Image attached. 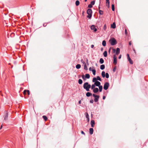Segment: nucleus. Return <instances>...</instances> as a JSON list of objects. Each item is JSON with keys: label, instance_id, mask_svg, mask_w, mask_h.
<instances>
[{"label": "nucleus", "instance_id": "1", "mask_svg": "<svg viewBox=\"0 0 148 148\" xmlns=\"http://www.w3.org/2000/svg\"><path fill=\"white\" fill-rule=\"evenodd\" d=\"M83 87L87 91H89V88L91 87V85L90 84H89L88 82H86L84 84Z\"/></svg>", "mask_w": 148, "mask_h": 148}, {"label": "nucleus", "instance_id": "2", "mask_svg": "<svg viewBox=\"0 0 148 148\" xmlns=\"http://www.w3.org/2000/svg\"><path fill=\"white\" fill-rule=\"evenodd\" d=\"M109 41L112 45H114L117 43L116 41L114 38H111Z\"/></svg>", "mask_w": 148, "mask_h": 148}, {"label": "nucleus", "instance_id": "3", "mask_svg": "<svg viewBox=\"0 0 148 148\" xmlns=\"http://www.w3.org/2000/svg\"><path fill=\"white\" fill-rule=\"evenodd\" d=\"M92 11L91 9H88L87 11V13L88 14L87 17L89 18H90L92 16Z\"/></svg>", "mask_w": 148, "mask_h": 148}, {"label": "nucleus", "instance_id": "4", "mask_svg": "<svg viewBox=\"0 0 148 148\" xmlns=\"http://www.w3.org/2000/svg\"><path fill=\"white\" fill-rule=\"evenodd\" d=\"M109 86V84L108 82H106L104 85L103 89L105 90H107Z\"/></svg>", "mask_w": 148, "mask_h": 148}, {"label": "nucleus", "instance_id": "5", "mask_svg": "<svg viewBox=\"0 0 148 148\" xmlns=\"http://www.w3.org/2000/svg\"><path fill=\"white\" fill-rule=\"evenodd\" d=\"M127 59L128 61H129L130 63L132 64H133V62L132 61V60L130 58L129 54H127Z\"/></svg>", "mask_w": 148, "mask_h": 148}, {"label": "nucleus", "instance_id": "6", "mask_svg": "<svg viewBox=\"0 0 148 148\" xmlns=\"http://www.w3.org/2000/svg\"><path fill=\"white\" fill-rule=\"evenodd\" d=\"M5 115L4 116V120L6 121L8 119V114L7 111H5Z\"/></svg>", "mask_w": 148, "mask_h": 148}, {"label": "nucleus", "instance_id": "7", "mask_svg": "<svg viewBox=\"0 0 148 148\" xmlns=\"http://www.w3.org/2000/svg\"><path fill=\"white\" fill-rule=\"evenodd\" d=\"M113 58H114L113 64L115 65L117 63L116 57L115 55H114V56Z\"/></svg>", "mask_w": 148, "mask_h": 148}, {"label": "nucleus", "instance_id": "8", "mask_svg": "<svg viewBox=\"0 0 148 148\" xmlns=\"http://www.w3.org/2000/svg\"><path fill=\"white\" fill-rule=\"evenodd\" d=\"M91 29L92 30H93L94 32H96L97 31V29L95 28V26L94 25H92L91 26Z\"/></svg>", "mask_w": 148, "mask_h": 148}, {"label": "nucleus", "instance_id": "9", "mask_svg": "<svg viewBox=\"0 0 148 148\" xmlns=\"http://www.w3.org/2000/svg\"><path fill=\"white\" fill-rule=\"evenodd\" d=\"M95 85H96V86H100L101 83L100 82L98 81H97L96 82H95L94 83Z\"/></svg>", "mask_w": 148, "mask_h": 148}, {"label": "nucleus", "instance_id": "10", "mask_svg": "<svg viewBox=\"0 0 148 148\" xmlns=\"http://www.w3.org/2000/svg\"><path fill=\"white\" fill-rule=\"evenodd\" d=\"M93 92L94 93H97L99 91V89L97 88H96L93 90Z\"/></svg>", "mask_w": 148, "mask_h": 148}, {"label": "nucleus", "instance_id": "11", "mask_svg": "<svg viewBox=\"0 0 148 148\" xmlns=\"http://www.w3.org/2000/svg\"><path fill=\"white\" fill-rule=\"evenodd\" d=\"M91 126L92 127H94V125L95 124V122L94 120H92L91 121Z\"/></svg>", "mask_w": 148, "mask_h": 148}, {"label": "nucleus", "instance_id": "12", "mask_svg": "<svg viewBox=\"0 0 148 148\" xmlns=\"http://www.w3.org/2000/svg\"><path fill=\"white\" fill-rule=\"evenodd\" d=\"M120 52V49L119 48H117L116 49V55H118Z\"/></svg>", "mask_w": 148, "mask_h": 148}, {"label": "nucleus", "instance_id": "13", "mask_svg": "<svg viewBox=\"0 0 148 148\" xmlns=\"http://www.w3.org/2000/svg\"><path fill=\"white\" fill-rule=\"evenodd\" d=\"M99 97V95H97V97H95V99H94V101L95 102H97L98 101Z\"/></svg>", "mask_w": 148, "mask_h": 148}, {"label": "nucleus", "instance_id": "14", "mask_svg": "<svg viewBox=\"0 0 148 148\" xmlns=\"http://www.w3.org/2000/svg\"><path fill=\"white\" fill-rule=\"evenodd\" d=\"M89 132H90V134H93V129L92 128H90L89 129Z\"/></svg>", "mask_w": 148, "mask_h": 148}, {"label": "nucleus", "instance_id": "15", "mask_svg": "<svg viewBox=\"0 0 148 148\" xmlns=\"http://www.w3.org/2000/svg\"><path fill=\"white\" fill-rule=\"evenodd\" d=\"M111 27L114 29L116 28V25L115 23H113L111 25Z\"/></svg>", "mask_w": 148, "mask_h": 148}, {"label": "nucleus", "instance_id": "16", "mask_svg": "<svg viewBox=\"0 0 148 148\" xmlns=\"http://www.w3.org/2000/svg\"><path fill=\"white\" fill-rule=\"evenodd\" d=\"M92 95V94L91 93L89 92H87L86 94V96L88 97H89Z\"/></svg>", "mask_w": 148, "mask_h": 148}, {"label": "nucleus", "instance_id": "17", "mask_svg": "<svg viewBox=\"0 0 148 148\" xmlns=\"http://www.w3.org/2000/svg\"><path fill=\"white\" fill-rule=\"evenodd\" d=\"M86 117L87 119V120L88 122L89 121V116L87 113H86Z\"/></svg>", "mask_w": 148, "mask_h": 148}, {"label": "nucleus", "instance_id": "18", "mask_svg": "<svg viewBox=\"0 0 148 148\" xmlns=\"http://www.w3.org/2000/svg\"><path fill=\"white\" fill-rule=\"evenodd\" d=\"M103 55L105 57H106L107 56V53L106 51H105L103 53Z\"/></svg>", "mask_w": 148, "mask_h": 148}, {"label": "nucleus", "instance_id": "19", "mask_svg": "<svg viewBox=\"0 0 148 148\" xmlns=\"http://www.w3.org/2000/svg\"><path fill=\"white\" fill-rule=\"evenodd\" d=\"M105 66L104 64H102L100 66V69L101 70H103L105 69Z\"/></svg>", "mask_w": 148, "mask_h": 148}, {"label": "nucleus", "instance_id": "20", "mask_svg": "<svg viewBox=\"0 0 148 148\" xmlns=\"http://www.w3.org/2000/svg\"><path fill=\"white\" fill-rule=\"evenodd\" d=\"M102 45L103 46H105L106 45V42L105 40H103L102 42Z\"/></svg>", "mask_w": 148, "mask_h": 148}, {"label": "nucleus", "instance_id": "21", "mask_svg": "<svg viewBox=\"0 0 148 148\" xmlns=\"http://www.w3.org/2000/svg\"><path fill=\"white\" fill-rule=\"evenodd\" d=\"M99 91L100 92H101L102 90L103 87L101 85L100 86H99Z\"/></svg>", "mask_w": 148, "mask_h": 148}, {"label": "nucleus", "instance_id": "22", "mask_svg": "<svg viewBox=\"0 0 148 148\" xmlns=\"http://www.w3.org/2000/svg\"><path fill=\"white\" fill-rule=\"evenodd\" d=\"M81 65L80 64H77L76 65V67L77 69H79L81 68Z\"/></svg>", "mask_w": 148, "mask_h": 148}, {"label": "nucleus", "instance_id": "23", "mask_svg": "<svg viewBox=\"0 0 148 148\" xmlns=\"http://www.w3.org/2000/svg\"><path fill=\"white\" fill-rule=\"evenodd\" d=\"M99 62L101 64H103L104 62V60L102 58H101L99 60Z\"/></svg>", "mask_w": 148, "mask_h": 148}, {"label": "nucleus", "instance_id": "24", "mask_svg": "<svg viewBox=\"0 0 148 148\" xmlns=\"http://www.w3.org/2000/svg\"><path fill=\"white\" fill-rule=\"evenodd\" d=\"M90 77V75L88 74H86L85 75V78L89 79Z\"/></svg>", "mask_w": 148, "mask_h": 148}, {"label": "nucleus", "instance_id": "25", "mask_svg": "<svg viewBox=\"0 0 148 148\" xmlns=\"http://www.w3.org/2000/svg\"><path fill=\"white\" fill-rule=\"evenodd\" d=\"M101 75L103 77H105V72L104 71H103L102 72Z\"/></svg>", "mask_w": 148, "mask_h": 148}, {"label": "nucleus", "instance_id": "26", "mask_svg": "<svg viewBox=\"0 0 148 148\" xmlns=\"http://www.w3.org/2000/svg\"><path fill=\"white\" fill-rule=\"evenodd\" d=\"M79 4V2L78 0H77L75 2V5L76 6H78Z\"/></svg>", "mask_w": 148, "mask_h": 148}, {"label": "nucleus", "instance_id": "27", "mask_svg": "<svg viewBox=\"0 0 148 148\" xmlns=\"http://www.w3.org/2000/svg\"><path fill=\"white\" fill-rule=\"evenodd\" d=\"M95 84L92 85L91 86V89L93 90L95 88Z\"/></svg>", "mask_w": 148, "mask_h": 148}, {"label": "nucleus", "instance_id": "28", "mask_svg": "<svg viewBox=\"0 0 148 148\" xmlns=\"http://www.w3.org/2000/svg\"><path fill=\"white\" fill-rule=\"evenodd\" d=\"M42 118L45 121H46L47 120V118L46 116H43Z\"/></svg>", "mask_w": 148, "mask_h": 148}, {"label": "nucleus", "instance_id": "29", "mask_svg": "<svg viewBox=\"0 0 148 148\" xmlns=\"http://www.w3.org/2000/svg\"><path fill=\"white\" fill-rule=\"evenodd\" d=\"M97 78L94 77L93 78L92 81L93 82L95 83L97 81Z\"/></svg>", "mask_w": 148, "mask_h": 148}, {"label": "nucleus", "instance_id": "30", "mask_svg": "<svg viewBox=\"0 0 148 148\" xmlns=\"http://www.w3.org/2000/svg\"><path fill=\"white\" fill-rule=\"evenodd\" d=\"M82 80L81 79H79V80H78V83L80 84H82Z\"/></svg>", "mask_w": 148, "mask_h": 148}, {"label": "nucleus", "instance_id": "31", "mask_svg": "<svg viewBox=\"0 0 148 148\" xmlns=\"http://www.w3.org/2000/svg\"><path fill=\"white\" fill-rule=\"evenodd\" d=\"M84 69L85 70H88L87 67L86 66V64H85L84 66Z\"/></svg>", "mask_w": 148, "mask_h": 148}, {"label": "nucleus", "instance_id": "32", "mask_svg": "<svg viewBox=\"0 0 148 148\" xmlns=\"http://www.w3.org/2000/svg\"><path fill=\"white\" fill-rule=\"evenodd\" d=\"M92 72L93 73V74L95 75V73H96V71L95 69H92Z\"/></svg>", "mask_w": 148, "mask_h": 148}, {"label": "nucleus", "instance_id": "33", "mask_svg": "<svg viewBox=\"0 0 148 148\" xmlns=\"http://www.w3.org/2000/svg\"><path fill=\"white\" fill-rule=\"evenodd\" d=\"M112 11H114V5L112 4Z\"/></svg>", "mask_w": 148, "mask_h": 148}, {"label": "nucleus", "instance_id": "34", "mask_svg": "<svg viewBox=\"0 0 148 148\" xmlns=\"http://www.w3.org/2000/svg\"><path fill=\"white\" fill-rule=\"evenodd\" d=\"M99 13L100 14L102 15L103 14V11L99 10Z\"/></svg>", "mask_w": 148, "mask_h": 148}, {"label": "nucleus", "instance_id": "35", "mask_svg": "<svg viewBox=\"0 0 148 148\" xmlns=\"http://www.w3.org/2000/svg\"><path fill=\"white\" fill-rule=\"evenodd\" d=\"M106 77L107 78H108L109 77V75L108 73H106Z\"/></svg>", "mask_w": 148, "mask_h": 148}, {"label": "nucleus", "instance_id": "36", "mask_svg": "<svg viewBox=\"0 0 148 148\" xmlns=\"http://www.w3.org/2000/svg\"><path fill=\"white\" fill-rule=\"evenodd\" d=\"M106 5L108 8H109L110 7V3H106Z\"/></svg>", "mask_w": 148, "mask_h": 148}, {"label": "nucleus", "instance_id": "37", "mask_svg": "<svg viewBox=\"0 0 148 148\" xmlns=\"http://www.w3.org/2000/svg\"><path fill=\"white\" fill-rule=\"evenodd\" d=\"M96 78H97V80H99L100 81H101V78L99 76H97V77Z\"/></svg>", "mask_w": 148, "mask_h": 148}, {"label": "nucleus", "instance_id": "38", "mask_svg": "<svg viewBox=\"0 0 148 148\" xmlns=\"http://www.w3.org/2000/svg\"><path fill=\"white\" fill-rule=\"evenodd\" d=\"M90 3L92 5H94L95 3V1H93L91 2Z\"/></svg>", "mask_w": 148, "mask_h": 148}, {"label": "nucleus", "instance_id": "39", "mask_svg": "<svg viewBox=\"0 0 148 148\" xmlns=\"http://www.w3.org/2000/svg\"><path fill=\"white\" fill-rule=\"evenodd\" d=\"M106 28H107V27H106V24H105L104 25V26H103V29L104 30H106Z\"/></svg>", "mask_w": 148, "mask_h": 148}, {"label": "nucleus", "instance_id": "40", "mask_svg": "<svg viewBox=\"0 0 148 148\" xmlns=\"http://www.w3.org/2000/svg\"><path fill=\"white\" fill-rule=\"evenodd\" d=\"M88 7L89 8H91L92 7V5L91 4H90L88 5Z\"/></svg>", "mask_w": 148, "mask_h": 148}, {"label": "nucleus", "instance_id": "41", "mask_svg": "<svg viewBox=\"0 0 148 148\" xmlns=\"http://www.w3.org/2000/svg\"><path fill=\"white\" fill-rule=\"evenodd\" d=\"M116 66H115L114 67L113 69V71L114 72L116 71Z\"/></svg>", "mask_w": 148, "mask_h": 148}, {"label": "nucleus", "instance_id": "42", "mask_svg": "<svg viewBox=\"0 0 148 148\" xmlns=\"http://www.w3.org/2000/svg\"><path fill=\"white\" fill-rule=\"evenodd\" d=\"M125 35H127V30L126 29H125Z\"/></svg>", "mask_w": 148, "mask_h": 148}, {"label": "nucleus", "instance_id": "43", "mask_svg": "<svg viewBox=\"0 0 148 148\" xmlns=\"http://www.w3.org/2000/svg\"><path fill=\"white\" fill-rule=\"evenodd\" d=\"M26 92H27V90H25L24 91V92H23V94L24 95L26 94Z\"/></svg>", "mask_w": 148, "mask_h": 148}, {"label": "nucleus", "instance_id": "44", "mask_svg": "<svg viewBox=\"0 0 148 148\" xmlns=\"http://www.w3.org/2000/svg\"><path fill=\"white\" fill-rule=\"evenodd\" d=\"M81 61L84 64H85V62L83 60V59H82L81 60Z\"/></svg>", "mask_w": 148, "mask_h": 148}, {"label": "nucleus", "instance_id": "45", "mask_svg": "<svg viewBox=\"0 0 148 148\" xmlns=\"http://www.w3.org/2000/svg\"><path fill=\"white\" fill-rule=\"evenodd\" d=\"M82 77L83 79H85V77H84V75H82Z\"/></svg>", "mask_w": 148, "mask_h": 148}, {"label": "nucleus", "instance_id": "46", "mask_svg": "<svg viewBox=\"0 0 148 148\" xmlns=\"http://www.w3.org/2000/svg\"><path fill=\"white\" fill-rule=\"evenodd\" d=\"M27 92L28 94V95H29L30 94V92H29V90H27Z\"/></svg>", "mask_w": 148, "mask_h": 148}, {"label": "nucleus", "instance_id": "47", "mask_svg": "<svg viewBox=\"0 0 148 148\" xmlns=\"http://www.w3.org/2000/svg\"><path fill=\"white\" fill-rule=\"evenodd\" d=\"M93 96L94 97H97V95H95V94H93Z\"/></svg>", "mask_w": 148, "mask_h": 148}, {"label": "nucleus", "instance_id": "48", "mask_svg": "<svg viewBox=\"0 0 148 148\" xmlns=\"http://www.w3.org/2000/svg\"><path fill=\"white\" fill-rule=\"evenodd\" d=\"M90 102L91 103H93V100H90Z\"/></svg>", "mask_w": 148, "mask_h": 148}, {"label": "nucleus", "instance_id": "49", "mask_svg": "<svg viewBox=\"0 0 148 148\" xmlns=\"http://www.w3.org/2000/svg\"><path fill=\"white\" fill-rule=\"evenodd\" d=\"M81 133L82 134L85 135V133L83 131H82L81 132Z\"/></svg>", "mask_w": 148, "mask_h": 148}, {"label": "nucleus", "instance_id": "50", "mask_svg": "<svg viewBox=\"0 0 148 148\" xmlns=\"http://www.w3.org/2000/svg\"><path fill=\"white\" fill-rule=\"evenodd\" d=\"M106 3H110L109 0H106Z\"/></svg>", "mask_w": 148, "mask_h": 148}, {"label": "nucleus", "instance_id": "51", "mask_svg": "<svg viewBox=\"0 0 148 148\" xmlns=\"http://www.w3.org/2000/svg\"><path fill=\"white\" fill-rule=\"evenodd\" d=\"M121 55H120L119 57V59H120V58H121Z\"/></svg>", "mask_w": 148, "mask_h": 148}, {"label": "nucleus", "instance_id": "52", "mask_svg": "<svg viewBox=\"0 0 148 148\" xmlns=\"http://www.w3.org/2000/svg\"><path fill=\"white\" fill-rule=\"evenodd\" d=\"M106 98V97L105 96H103V99H105Z\"/></svg>", "mask_w": 148, "mask_h": 148}, {"label": "nucleus", "instance_id": "53", "mask_svg": "<svg viewBox=\"0 0 148 148\" xmlns=\"http://www.w3.org/2000/svg\"><path fill=\"white\" fill-rule=\"evenodd\" d=\"M132 44V43H131V41H130L129 43V45H131Z\"/></svg>", "mask_w": 148, "mask_h": 148}, {"label": "nucleus", "instance_id": "54", "mask_svg": "<svg viewBox=\"0 0 148 148\" xmlns=\"http://www.w3.org/2000/svg\"><path fill=\"white\" fill-rule=\"evenodd\" d=\"M91 47L92 48H93L94 47V45H92Z\"/></svg>", "mask_w": 148, "mask_h": 148}, {"label": "nucleus", "instance_id": "55", "mask_svg": "<svg viewBox=\"0 0 148 148\" xmlns=\"http://www.w3.org/2000/svg\"><path fill=\"white\" fill-rule=\"evenodd\" d=\"M89 70L90 71H92V70H91V67H90L89 68Z\"/></svg>", "mask_w": 148, "mask_h": 148}, {"label": "nucleus", "instance_id": "56", "mask_svg": "<svg viewBox=\"0 0 148 148\" xmlns=\"http://www.w3.org/2000/svg\"><path fill=\"white\" fill-rule=\"evenodd\" d=\"M112 50L114 51V52L115 51V50L114 49H113Z\"/></svg>", "mask_w": 148, "mask_h": 148}, {"label": "nucleus", "instance_id": "57", "mask_svg": "<svg viewBox=\"0 0 148 148\" xmlns=\"http://www.w3.org/2000/svg\"><path fill=\"white\" fill-rule=\"evenodd\" d=\"M81 103V101L80 100L79 101V103L80 104Z\"/></svg>", "mask_w": 148, "mask_h": 148}, {"label": "nucleus", "instance_id": "58", "mask_svg": "<svg viewBox=\"0 0 148 148\" xmlns=\"http://www.w3.org/2000/svg\"><path fill=\"white\" fill-rule=\"evenodd\" d=\"M86 62L87 63H88V60L87 59H86Z\"/></svg>", "mask_w": 148, "mask_h": 148}, {"label": "nucleus", "instance_id": "59", "mask_svg": "<svg viewBox=\"0 0 148 148\" xmlns=\"http://www.w3.org/2000/svg\"><path fill=\"white\" fill-rule=\"evenodd\" d=\"M2 125H1V127H0V129H1L2 128Z\"/></svg>", "mask_w": 148, "mask_h": 148}, {"label": "nucleus", "instance_id": "60", "mask_svg": "<svg viewBox=\"0 0 148 148\" xmlns=\"http://www.w3.org/2000/svg\"><path fill=\"white\" fill-rule=\"evenodd\" d=\"M100 6L99 5V6L98 7V9H99V10H100Z\"/></svg>", "mask_w": 148, "mask_h": 148}, {"label": "nucleus", "instance_id": "61", "mask_svg": "<svg viewBox=\"0 0 148 148\" xmlns=\"http://www.w3.org/2000/svg\"><path fill=\"white\" fill-rule=\"evenodd\" d=\"M101 50L102 51L103 50V48H101Z\"/></svg>", "mask_w": 148, "mask_h": 148}, {"label": "nucleus", "instance_id": "62", "mask_svg": "<svg viewBox=\"0 0 148 148\" xmlns=\"http://www.w3.org/2000/svg\"><path fill=\"white\" fill-rule=\"evenodd\" d=\"M87 1V0H85V1Z\"/></svg>", "mask_w": 148, "mask_h": 148}]
</instances>
